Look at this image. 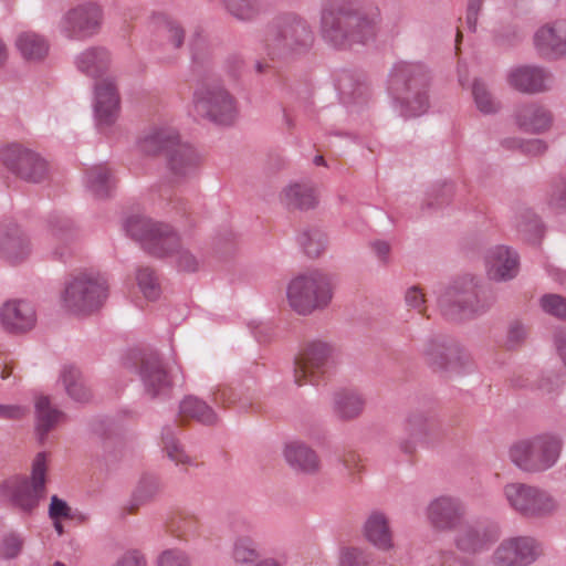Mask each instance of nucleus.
Returning <instances> with one entry per match:
<instances>
[{"mask_svg":"<svg viewBox=\"0 0 566 566\" xmlns=\"http://www.w3.org/2000/svg\"><path fill=\"white\" fill-rule=\"evenodd\" d=\"M321 33L334 48L349 49L374 38L375 21L350 1L327 0L321 11Z\"/></svg>","mask_w":566,"mask_h":566,"instance_id":"1","label":"nucleus"},{"mask_svg":"<svg viewBox=\"0 0 566 566\" xmlns=\"http://www.w3.org/2000/svg\"><path fill=\"white\" fill-rule=\"evenodd\" d=\"M127 234L140 242L143 250L154 258H167L177 253V268L184 272H196L199 268L197 258L188 250L181 249L179 234L167 223L154 221L142 216H130L125 223Z\"/></svg>","mask_w":566,"mask_h":566,"instance_id":"2","label":"nucleus"},{"mask_svg":"<svg viewBox=\"0 0 566 566\" xmlns=\"http://www.w3.org/2000/svg\"><path fill=\"white\" fill-rule=\"evenodd\" d=\"M430 70L419 62H398L388 80V90L401 116L417 117L429 108Z\"/></svg>","mask_w":566,"mask_h":566,"instance_id":"3","label":"nucleus"},{"mask_svg":"<svg viewBox=\"0 0 566 566\" xmlns=\"http://www.w3.org/2000/svg\"><path fill=\"white\" fill-rule=\"evenodd\" d=\"M314 40V32L305 19L285 14L268 24L263 42L272 61H291L307 54Z\"/></svg>","mask_w":566,"mask_h":566,"instance_id":"4","label":"nucleus"},{"mask_svg":"<svg viewBox=\"0 0 566 566\" xmlns=\"http://www.w3.org/2000/svg\"><path fill=\"white\" fill-rule=\"evenodd\" d=\"M139 149L148 156H165L167 168L176 179L193 176L200 165L196 149L181 143L174 128H153L140 138Z\"/></svg>","mask_w":566,"mask_h":566,"instance_id":"5","label":"nucleus"},{"mask_svg":"<svg viewBox=\"0 0 566 566\" xmlns=\"http://www.w3.org/2000/svg\"><path fill=\"white\" fill-rule=\"evenodd\" d=\"M492 297L485 295V290L474 277H460L453 281L438 297L441 314L450 321H460L485 312Z\"/></svg>","mask_w":566,"mask_h":566,"instance_id":"6","label":"nucleus"},{"mask_svg":"<svg viewBox=\"0 0 566 566\" xmlns=\"http://www.w3.org/2000/svg\"><path fill=\"white\" fill-rule=\"evenodd\" d=\"M108 296L106 279L93 272L72 274L62 292L63 307L74 314H91L102 307Z\"/></svg>","mask_w":566,"mask_h":566,"instance_id":"7","label":"nucleus"},{"mask_svg":"<svg viewBox=\"0 0 566 566\" xmlns=\"http://www.w3.org/2000/svg\"><path fill=\"white\" fill-rule=\"evenodd\" d=\"M290 306L301 315L311 314L317 308H324L333 297L331 277L319 271L301 274L287 285Z\"/></svg>","mask_w":566,"mask_h":566,"instance_id":"8","label":"nucleus"},{"mask_svg":"<svg viewBox=\"0 0 566 566\" xmlns=\"http://www.w3.org/2000/svg\"><path fill=\"white\" fill-rule=\"evenodd\" d=\"M562 449V440L551 433L516 442L510 450L512 461L525 471H544L553 467Z\"/></svg>","mask_w":566,"mask_h":566,"instance_id":"9","label":"nucleus"},{"mask_svg":"<svg viewBox=\"0 0 566 566\" xmlns=\"http://www.w3.org/2000/svg\"><path fill=\"white\" fill-rule=\"evenodd\" d=\"M198 115L219 125H231L237 116L235 98L217 81H202L193 93Z\"/></svg>","mask_w":566,"mask_h":566,"instance_id":"10","label":"nucleus"},{"mask_svg":"<svg viewBox=\"0 0 566 566\" xmlns=\"http://www.w3.org/2000/svg\"><path fill=\"white\" fill-rule=\"evenodd\" d=\"M48 459L45 453H39L32 463L31 478L13 476L3 485V494L23 511H32L45 493V475Z\"/></svg>","mask_w":566,"mask_h":566,"instance_id":"11","label":"nucleus"},{"mask_svg":"<svg viewBox=\"0 0 566 566\" xmlns=\"http://www.w3.org/2000/svg\"><path fill=\"white\" fill-rule=\"evenodd\" d=\"M3 166L20 179L39 184L48 176V163L38 153L19 144H11L0 150Z\"/></svg>","mask_w":566,"mask_h":566,"instance_id":"12","label":"nucleus"},{"mask_svg":"<svg viewBox=\"0 0 566 566\" xmlns=\"http://www.w3.org/2000/svg\"><path fill=\"white\" fill-rule=\"evenodd\" d=\"M541 554L535 539L531 537H511L504 539L493 555L499 566H524L533 563Z\"/></svg>","mask_w":566,"mask_h":566,"instance_id":"13","label":"nucleus"},{"mask_svg":"<svg viewBox=\"0 0 566 566\" xmlns=\"http://www.w3.org/2000/svg\"><path fill=\"white\" fill-rule=\"evenodd\" d=\"M120 97L113 77H105L94 85V113L98 127H109L118 116Z\"/></svg>","mask_w":566,"mask_h":566,"instance_id":"14","label":"nucleus"},{"mask_svg":"<svg viewBox=\"0 0 566 566\" xmlns=\"http://www.w3.org/2000/svg\"><path fill=\"white\" fill-rule=\"evenodd\" d=\"M101 19L102 11L98 6H78L65 14L62 31L69 39H84L97 32Z\"/></svg>","mask_w":566,"mask_h":566,"instance_id":"15","label":"nucleus"},{"mask_svg":"<svg viewBox=\"0 0 566 566\" xmlns=\"http://www.w3.org/2000/svg\"><path fill=\"white\" fill-rule=\"evenodd\" d=\"M179 369L164 366L159 356H144L140 361V376L147 391L156 397L168 392L177 379Z\"/></svg>","mask_w":566,"mask_h":566,"instance_id":"16","label":"nucleus"},{"mask_svg":"<svg viewBox=\"0 0 566 566\" xmlns=\"http://www.w3.org/2000/svg\"><path fill=\"white\" fill-rule=\"evenodd\" d=\"M0 253L13 264L23 262L30 255V241L15 223L0 222Z\"/></svg>","mask_w":566,"mask_h":566,"instance_id":"17","label":"nucleus"},{"mask_svg":"<svg viewBox=\"0 0 566 566\" xmlns=\"http://www.w3.org/2000/svg\"><path fill=\"white\" fill-rule=\"evenodd\" d=\"M488 275L491 280L501 282L516 276L518 272V255L505 245L490 249L485 255Z\"/></svg>","mask_w":566,"mask_h":566,"instance_id":"18","label":"nucleus"},{"mask_svg":"<svg viewBox=\"0 0 566 566\" xmlns=\"http://www.w3.org/2000/svg\"><path fill=\"white\" fill-rule=\"evenodd\" d=\"M3 328L12 334H22L35 325V311L25 301H9L4 303L0 313Z\"/></svg>","mask_w":566,"mask_h":566,"instance_id":"19","label":"nucleus"},{"mask_svg":"<svg viewBox=\"0 0 566 566\" xmlns=\"http://www.w3.org/2000/svg\"><path fill=\"white\" fill-rule=\"evenodd\" d=\"M336 88L345 104H361L366 102L368 86L361 74L343 69L336 73Z\"/></svg>","mask_w":566,"mask_h":566,"instance_id":"20","label":"nucleus"},{"mask_svg":"<svg viewBox=\"0 0 566 566\" xmlns=\"http://www.w3.org/2000/svg\"><path fill=\"white\" fill-rule=\"evenodd\" d=\"M515 119L522 130L531 134L544 133L553 124L552 113L545 106L538 104L520 106L515 112Z\"/></svg>","mask_w":566,"mask_h":566,"instance_id":"21","label":"nucleus"},{"mask_svg":"<svg viewBox=\"0 0 566 566\" xmlns=\"http://www.w3.org/2000/svg\"><path fill=\"white\" fill-rule=\"evenodd\" d=\"M551 75L536 66H520L509 75V83L522 93H539L548 88L547 82Z\"/></svg>","mask_w":566,"mask_h":566,"instance_id":"22","label":"nucleus"},{"mask_svg":"<svg viewBox=\"0 0 566 566\" xmlns=\"http://www.w3.org/2000/svg\"><path fill=\"white\" fill-rule=\"evenodd\" d=\"M459 501L451 497H439L432 501L427 510L430 523L440 530L453 527L462 514Z\"/></svg>","mask_w":566,"mask_h":566,"instance_id":"23","label":"nucleus"},{"mask_svg":"<svg viewBox=\"0 0 566 566\" xmlns=\"http://www.w3.org/2000/svg\"><path fill=\"white\" fill-rule=\"evenodd\" d=\"M333 361L328 356H295L294 377L298 385L315 382L322 376L329 373Z\"/></svg>","mask_w":566,"mask_h":566,"instance_id":"24","label":"nucleus"},{"mask_svg":"<svg viewBox=\"0 0 566 566\" xmlns=\"http://www.w3.org/2000/svg\"><path fill=\"white\" fill-rule=\"evenodd\" d=\"M364 536L380 551H389L394 546V535L388 517L381 512H373L364 524Z\"/></svg>","mask_w":566,"mask_h":566,"instance_id":"25","label":"nucleus"},{"mask_svg":"<svg viewBox=\"0 0 566 566\" xmlns=\"http://www.w3.org/2000/svg\"><path fill=\"white\" fill-rule=\"evenodd\" d=\"M534 43L545 57L563 55L566 53V28L543 27L535 33Z\"/></svg>","mask_w":566,"mask_h":566,"instance_id":"26","label":"nucleus"},{"mask_svg":"<svg viewBox=\"0 0 566 566\" xmlns=\"http://www.w3.org/2000/svg\"><path fill=\"white\" fill-rule=\"evenodd\" d=\"M111 56L104 48H91L77 56V69L87 76L97 78L108 69Z\"/></svg>","mask_w":566,"mask_h":566,"instance_id":"27","label":"nucleus"},{"mask_svg":"<svg viewBox=\"0 0 566 566\" xmlns=\"http://www.w3.org/2000/svg\"><path fill=\"white\" fill-rule=\"evenodd\" d=\"M284 457L295 469L313 473L319 469V461L316 453L307 446L293 441L285 446Z\"/></svg>","mask_w":566,"mask_h":566,"instance_id":"28","label":"nucleus"},{"mask_svg":"<svg viewBox=\"0 0 566 566\" xmlns=\"http://www.w3.org/2000/svg\"><path fill=\"white\" fill-rule=\"evenodd\" d=\"M365 406L363 397L352 390H342L335 394L333 399L334 413L342 420H352L358 417Z\"/></svg>","mask_w":566,"mask_h":566,"instance_id":"29","label":"nucleus"},{"mask_svg":"<svg viewBox=\"0 0 566 566\" xmlns=\"http://www.w3.org/2000/svg\"><path fill=\"white\" fill-rule=\"evenodd\" d=\"M503 491L513 510L526 515L530 514L531 503L536 496V488L522 483H509Z\"/></svg>","mask_w":566,"mask_h":566,"instance_id":"30","label":"nucleus"},{"mask_svg":"<svg viewBox=\"0 0 566 566\" xmlns=\"http://www.w3.org/2000/svg\"><path fill=\"white\" fill-rule=\"evenodd\" d=\"M283 202L289 209L307 210L317 205V199L312 187L294 184L284 189Z\"/></svg>","mask_w":566,"mask_h":566,"instance_id":"31","label":"nucleus"},{"mask_svg":"<svg viewBox=\"0 0 566 566\" xmlns=\"http://www.w3.org/2000/svg\"><path fill=\"white\" fill-rule=\"evenodd\" d=\"M494 538L495 536L489 531L464 526L457 537V545L461 551L475 553L485 548Z\"/></svg>","mask_w":566,"mask_h":566,"instance_id":"32","label":"nucleus"},{"mask_svg":"<svg viewBox=\"0 0 566 566\" xmlns=\"http://www.w3.org/2000/svg\"><path fill=\"white\" fill-rule=\"evenodd\" d=\"M17 48L28 61H40L49 52L45 39L33 32H23L17 39Z\"/></svg>","mask_w":566,"mask_h":566,"instance_id":"33","label":"nucleus"},{"mask_svg":"<svg viewBox=\"0 0 566 566\" xmlns=\"http://www.w3.org/2000/svg\"><path fill=\"white\" fill-rule=\"evenodd\" d=\"M180 417L196 419L203 424H213L217 421L214 411L196 397H187L181 401Z\"/></svg>","mask_w":566,"mask_h":566,"instance_id":"34","label":"nucleus"},{"mask_svg":"<svg viewBox=\"0 0 566 566\" xmlns=\"http://www.w3.org/2000/svg\"><path fill=\"white\" fill-rule=\"evenodd\" d=\"M35 412L36 430L41 436L46 434L63 417L62 412L51 407L46 396L35 399Z\"/></svg>","mask_w":566,"mask_h":566,"instance_id":"35","label":"nucleus"},{"mask_svg":"<svg viewBox=\"0 0 566 566\" xmlns=\"http://www.w3.org/2000/svg\"><path fill=\"white\" fill-rule=\"evenodd\" d=\"M86 185L96 198L109 197L113 187L111 171L104 166L91 168L86 174Z\"/></svg>","mask_w":566,"mask_h":566,"instance_id":"36","label":"nucleus"},{"mask_svg":"<svg viewBox=\"0 0 566 566\" xmlns=\"http://www.w3.org/2000/svg\"><path fill=\"white\" fill-rule=\"evenodd\" d=\"M298 242L307 256L318 258L326 249L327 239L319 228L312 227L301 233Z\"/></svg>","mask_w":566,"mask_h":566,"instance_id":"37","label":"nucleus"},{"mask_svg":"<svg viewBox=\"0 0 566 566\" xmlns=\"http://www.w3.org/2000/svg\"><path fill=\"white\" fill-rule=\"evenodd\" d=\"M136 281L144 296L149 301L157 300L161 287L156 271L150 266H139L136 271Z\"/></svg>","mask_w":566,"mask_h":566,"instance_id":"38","label":"nucleus"},{"mask_svg":"<svg viewBox=\"0 0 566 566\" xmlns=\"http://www.w3.org/2000/svg\"><path fill=\"white\" fill-rule=\"evenodd\" d=\"M228 12L238 20L251 21L261 12L259 0H223Z\"/></svg>","mask_w":566,"mask_h":566,"instance_id":"39","label":"nucleus"},{"mask_svg":"<svg viewBox=\"0 0 566 566\" xmlns=\"http://www.w3.org/2000/svg\"><path fill=\"white\" fill-rule=\"evenodd\" d=\"M48 227L52 235L61 243H71L75 238L73 221L62 214H51L48 219Z\"/></svg>","mask_w":566,"mask_h":566,"instance_id":"40","label":"nucleus"},{"mask_svg":"<svg viewBox=\"0 0 566 566\" xmlns=\"http://www.w3.org/2000/svg\"><path fill=\"white\" fill-rule=\"evenodd\" d=\"M200 523L192 514H180L169 525L170 532L178 538L190 539L199 534Z\"/></svg>","mask_w":566,"mask_h":566,"instance_id":"41","label":"nucleus"},{"mask_svg":"<svg viewBox=\"0 0 566 566\" xmlns=\"http://www.w3.org/2000/svg\"><path fill=\"white\" fill-rule=\"evenodd\" d=\"M158 36L166 40L174 49H180L184 44L186 32L182 25L168 18H163L157 27Z\"/></svg>","mask_w":566,"mask_h":566,"instance_id":"42","label":"nucleus"},{"mask_svg":"<svg viewBox=\"0 0 566 566\" xmlns=\"http://www.w3.org/2000/svg\"><path fill=\"white\" fill-rule=\"evenodd\" d=\"M62 378L70 397L80 402H84L90 399L91 392L82 381L77 369H65L63 371Z\"/></svg>","mask_w":566,"mask_h":566,"instance_id":"43","label":"nucleus"},{"mask_svg":"<svg viewBox=\"0 0 566 566\" xmlns=\"http://www.w3.org/2000/svg\"><path fill=\"white\" fill-rule=\"evenodd\" d=\"M163 448L167 457L176 464H191L192 459L188 455L170 429L163 432Z\"/></svg>","mask_w":566,"mask_h":566,"instance_id":"44","label":"nucleus"},{"mask_svg":"<svg viewBox=\"0 0 566 566\" xmlns=\"http://www.w3.org/2000/svg\"><path fill=\"white\" fill-rule=\"evenodd\" d=\"M472 94L480 112L494 114L500 109V104L493 98L482 81L475 80L473 82Z\"/></svg>","mask_w":566,"mask_h":566,"instance_id":"45","label":"nucleus"},{"mask_svg":"<svg viewBox=\"0 0 566 566\" xmlns=\"http://www.w3.org/2000/svg\"><path fill=\"white\" fill-rule=\"evenodd\" d=\"M518 228L526 235V240L533 243H538L544 233V227L539 218L531 210H526L521 214Z\"/></svg>","mask_w":566,"mask_h":566,"instance_id":"46","label":"nucleus"},{"mask_svg":"<svg viewBox=\"0 0 566 566\" xmlns=\"http://www.w3.org/2000/svg\"><path fill=\"white\" fill-rule=\"evenodd\" d=\"M460 352H462V348L458 342L446 335L430 337L426 349V354H459Z\"/></svg>","mask_w":566,"mask_h":566,"instance_id":"47","label":"nucleus"},{"mask_svg":"<svg viewBox=\"0 0 566 566\" xmlns=\"http://www.w3.org/2000/svg\"><path fill=\"white\" fill-rule=\"evenodd\" d=\"M539 302L545 313L566 322V297L558 294H545Z\"/></svg>","mask_w":566,"mask_h":566,"instance_id":"48","label":"nucleus"},{"mask_svg":"<svg viewBox=\"0 0 566 566\" xmlns=\"http://www.w3.org/2000/svg\"><path fill=\"white\" fill-rule=\"evenodd\" d=\"M369 554L358 547H343L339 554V566H369Z\"/></svg>","mask_w":566,"mask_h":566,"instance_id":"49","label":"nucleus"},{"mask_svg":"<svg viewBox=\"0 0 566 566\" xmlns=\"http://www.w3.org/2000/svg\"><path fill=\"white\" fill-rule=\"evenodd\" d=\"M531 505L528 515H544L555 511L557 502L551 494L536 488V496Z\"/></svg>","mask_w":566,"mask_h":566,"instance_id":"50","label":"nucleus"},{"mask_svg":"<svg viewBox=\"0 0 566 566\" xmlns=\"http://www.w3.org/2000/svg\"><path fill=\"white\" fill-rule=\"evenodd\" d=\"M233 557L238 563H251L255 560L258 552L254 542L249 537L238 538L233 548Z\"/></svg>","mask_w":566,"mask_h":566,"instance_id":"51","label":"nucleus"},{"mask_svg":"<svg viewBox=\"0 0 566 566\" xmlns=\"http://www.w3.org/2000/svg\"><path fill=\"white\" fill-rule=\"evenodd\" d=\"M157 566H191V560L180 549H167L159 555Z\"/></svg>","mask_w":566,"mask_h":566,"instance_id":"52","label":"nucleus"},{"mask_svg":"<svg viewBox=\"0 0 566 566\" xmlns=\"http://www.w3.org/2000/svg\"><path fill=\"white\" fill-rule=\"evenodd\" d=\"M548 206L556 211L566 209V180L564 178H558L554 181Z\"/></svg>","mask_w":566,"mask_h":566,"instance_id":"53","label":"nucleus"},{"mask_svg":"<svg viewBox=\"0 0 566 566\" xmlns=\"http://www.w3.org/2000/svg\"><path fill=\"white\" fill-rule=\"evenodd\" d=\"M527 332L523 324L515 321L510 325L506 346L509 350H516L518 345L526 338Z\"/></svg>","mask_w":566,"mask_h":566,"instance_id":"54","label":"nucleus"},{"mask_svg":"<svg viewBox=\"0 0 566 566\" xmlns=\"http://www.w3.org/2000/svg\"><path fill=\"white\" fill-rule=\"evenodd\" d=\"M336 350L337 347L332 343L325 342L323 339H312L306 340L303 344L302 352L298 354H331Z\"/></svg>","mask_w":566,"mask_h":566,"instance_id":"55","label":"nucleus"},{"mask_svg":"<svg viewBox=\"0 0 566 566\" xmlns=\"http://www.w3.org/2000/svg\"><path fill=\"white\" fill-rule=\"evenodd\" d=\"M22 544V539L14 534L6 536L0 548L1 556L6 558H13L18 556L21 552Z\"/></svg>","mask_w":566,"mask_h":566,"instance_id":"56","label":"nucleus"},{"mask_svg":"<svg viewBox=\"0 0 566 566\" xmlns=\"http://www.w3.org/2000/svg\"><path fill=\"white\" fill-rule=\"evenodd\" d=\"M49 516L51 520L71 518V507L65 501L59 499L56 495H53L49 506Z\"/></svg>","mask_w":566,"mask_h":566,"instance_id":"57","label":"nucleus"},{"mask_svg":"<svg viewBox=\"0 0 566 566\" xmlns=\"http://www.w3.org/2000/svg\"><path fill=\"white\" fill-rule=\"evenodd\" d=\"M29 408L22 405H0V418L19 420L25 417Z\"/></svg>","mask_w":566,"mask_h":566,"instance_id":"58","label":"nucleus"},{"mask_svg":"<svg viewBox=\"0 0 566 566\" xmlns=\"http://www.w3.org/2000/svg\"><path fill=\"white\" fill-rule=\"evenodd\" d=\"M112 566H147V562L138 552H127Z\"/></svg>","mask_w":566,"mask_h":566,"instance_id":"59","label":"nucleus"},{"mask_svg":"<svg viewBox=\"0 0 566 566\" xmlns=\"http://www.w3.org/2000/svg\"><path fill=\"white\" fill-rule=\"evenodd\" d=\"M343 464L350 475H356L364 469V464L361 463L359 454L353 451L344 454Z\"/></svg>","mask_w":566,"mask_h":566,"instance_id":"60","label":"nucleus"},{"mask_svg":"<svg viewBox=\"0 0 566 566\" xmlns=\"http://www.w3.org/2000/svg\"><path fill=\"white\" fill-rule=\"evenodd\" d=\"M483 0H469L468 8H467V18L465 22L471 31H475L476 29V22H478V15L481 10Z\"/></svg>","mask_w":566,"mask_h":566,"instance_id":"61","label":"nucleus"},{"mask_svg":"<svg viewBox=\"0 0 566 566\" xmlns=\"http://www.w3.org/2000/svg\"><path fill=\"white\" fill-rule=\"evenodd\" d=\"M521 149L526 155L538 156L547 150V144L542 139H530L522 143Z\"/></svg>","mask_w":566,"mask_h":566,"instance_id":"62","label":"nucleus"},{"mask_svg":"<svg viewBox=\"0 0 566 566\" xmlns=\"http://www.w3.org/2000/svg\"><path fill=\"white\" fill-rule=\"evenodd\" d=\"M405 300L408 306L420 308L424 304V294L418 286H411L407 290ZM421 312V310H419Z\"/></svg>","mask_w":566,"mask_h":566,"instance_id":"63","label":"nucleus"},{"mask_svg":"<svg viewBox=\"0 0 566 566\" xmlns=\"http://www.w3.org/2000/svg\"><path fill=\"white\" fill-rule=\"evenodd\" d=\"M554 345L559 354H566V328L555 331L553 336Z\"/></svg>","mask_w":566,"mask_h":566,"instance_id":"64","label":"nucleus"}]
</instances>
